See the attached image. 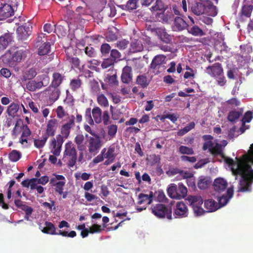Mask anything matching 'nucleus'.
Wrapping results in <instances>:
<instances>
[{
  "mask_svg": "<svg viewBox=\"0 0 253 253\" xmlns=\"http://www.w3.org/2000/svg\"><path fill=\"white\" fill-rule=\"evenodd\" d=\"M153 194L152 192L149 195L140 193L138 197L137 204L139 205H150L153 201Z\"/></svg>",
  "mask_w": 253,
  "mask_h": 253,
  "instance_id": "24",
  "label": "nucleus"
},
{
  "mask_svg": "<svg viewBox=\"0 0 253 253\" xmlns=\"http://www.w3.org/2000/svg\"><path fill=\"white\" fill-rule=\"evenodd\" d=\"M205 11L204 14L208 15L214 17L217 14V10L216 6L213 5L212 3L209 0H206Z\"/></svg>",
  "mask_w": 253,
  "mask_h": 253,
  "instance_id": "25",
  "label": "nucleus"
},
{
  "mask_svg": "<svg viewBox=\"0 0 253 253\" xmlns=\"http://www.w3.org/2000/svg\"><path fill=\"white\" fill-rule=\"evenodd\" d=\"M128 42L126 40H122L117 42L116 46L120 49H124L126 48Z\"/></svg>",
  "mask_w": 253,
  "mask_h": 253,
  "instance_id": "64",
  "label": "nucleus"
},
{
  "mask_svg": "<svg viewBox=\"0 0 253 253\" xmlns=\"http://www.w3.org/2000/svg\"><path fill=\"white\" fill-rule=\"evenodd\" d=\"M168 195L172 199H177L178 191L177 190V185L174 183H171L169 185L167 189Z\"/></svg>",
  "mask_w": 253,
  "mask_h": 253,
  "instance_id": "37",
  "label": "nucleus"
},
{
  "mask_svg": "<svg viewBox=\"0 0 253 253\" xmlns=\"http://www.w3.org/2000/svg\"><path fill=\"white\" fill-rule=\"evenodd\" d=\"M45 93L49 96V99L51 101L55 102L59 98L60 91L57 87L50 86L45 90Z\"/></svg>",
  "mask_w": 253,
  "mask_h": 253,
  "instance_id": "22",
  "label": "nucleus"
},
{
  "mask_svg": "<svg viewBox=\"0 0 253 253\" xmlns=\"http://www.w3.org/2000/svg\"><path fill=\"white\" fill-rule=\"evenodd\" d=\"M70 87L71 89L75 91L79 88L81 85V81L80 79H73L70 82Z\"/></svg>",
  "mask_w": 253,
  "mask_h": 253,
  "instance_id": "52",
  "label": "nucleus"
},
{
  "mask_svg": "<svg viewBox=\"0 0 253 253\" xmlns=\"http://www.w3.org/2000/svg\"><path fill=\"white\" fill-rule=\"evenodd\" d=\"M32 26L30 24L19 26L17 29L19 38L22 40L26 39L31 33Z\"/></svg>",
  "mask_w": 253,
  "mask_h": 253,
  "instance_id": "14",
  "label": "nucleus"
},
{
  "mask_svg": "<svg viewBox=\"0 0 253 253\" xmlns=\"http://www.w3.org/2000/svg\"><path fill=\"white\" fill-rule=\"evenodd\" d=\"M71 128L72 127L71 126L66 124L62 126L61 130V133L62 134L61 136H63V138H67L68 137Z\"/></svg>",
  "mask_w": 253,
  "mask_h": 253,
  "instance_id": "50",
  "label": "nucleus"
},
{
  "mask_svg": "<svg viewBox=\"0 0 253 253\" xmlns=\"http://www.w3.org/2000/svg\"><path fill=\"white\" fill-rule=\"evenodd\" d=\"M84 139V136L81 134H78L75 138V142L77 145L78 149L80 151L78 158V161L79 162L82 161L84 157L83 151L85 149V146L83 144Z\"/></svg>",
  "mask_w": 253,
  "mask_h": 253,
  "instance_id": "17",
  "label": "nucleus"
},
{
  "mask_svg": "<svg viewBox=\"0 0 253 253\" xmlns=\"http://www.w3.org/2000/svg\"><path fill=\"white\" fill-rule=\"evenodd\" d=\"M213 186L215 191L213 195H219L220 193L226 189L227 182L223 178H217L214 180Z\"/></svg>",
  "mask_w": 253,
  "mask_h": 253,
  "instance_id": "12",
  "label": "nucleus"
},
{
  "mask_svg": "<svg viewBox=\"0 0 253 253\" xmlns=\"http://www.w3.org/2000/svg\"><path fill=\"white\" fill-rule=\"evenodd\" d=\"M188 30V32L194 36L202 37L206 35L200 27L198 26L194 25L192 26H189Z\"/></svg>",
  "mask_w": 253,
  "mask_h": 253,
  "instance_id": "30",
  "label": "nucleus"
},
{
  "mask_svg": "<svg viewBox=\"0 0 253 253\" xmlns=\"http://www.w3.org/2000/svg\"><path fill=\"white\" fill-rule=\"evenodd\" d=\"M97 101L101 107L106 108L109 106V101L106 97L102 93H99L97 95Z\"/></svg>",
  "mask_w": 253,
  "mask_h": 253,
  "instance_id": "38",
  "label": "nucleus"
},
{
  "mask_svg": "<svg viewBox=\"0 0 253 253\" xmlns=\"http://www.w3.org/2000/svg\"><path fill=\"white\" fill-rule=\"evenodd\" d=\"M49 182L51 186L54 187L55 192L61 195L66 183L65 177L62 175L54 174L53 177L50 179Z\"/></svg>",
  "mask_w": 253,
  "mask_h": 253,
  "instance_id": "7",
  "label": "nucleus"
},
{
  "mask_svg": "<svg viewBox=\"0 0 253 253\" xmlns=\"http://www.w3.org/2000/svg\"><path fill=\"white\" fill-rule=\"evenodd\" d=\"M34 180H35V182L36 184H41L42 185H45L50 180L48 177L47 176H43L39 179L34 178Z\"/></svg>",
  "mask_w": 253,
  "mask_h": 253,
  "instance_id": "63",
  "label": "nucleus"
},
{
  "mask_svg": "<svg viewBox=\"0 0 253 253\" xmlns=\"http://www.w3.org/2000/svg\"><path fill=\"white\" fill-rule=\"evenodd\" d=\"M106 151H105L103 155L105 159L115 160L116 155L115 154V148L110 146L107 149Z\"/></svg>",
  "mask_w": 253,
  "mask_h": 253,
  "instance_id": "42",
  "label": "nucleus"
},
{
  "mask_svg": "<svg viewBox=\"0 0 253 253\" xmlns=\"http://www.w3.org/2000/svg\"><path fill=\"white\" fill-rule=\"evenodd\" d=\"M74 176L77 180L82 179L84 181H86L89 179L91 176V174L86 172L82 173L78 172L75 173Z\"/></svg>",
  "mask_w": 253,
  "mask_h": 253,
  "instance_id": "45",
  "label": "nucleus"
},
{
  "mask_svg": "<svg viewBox=\"0 0 253 253\" xmlns=\"http://www.w3.org/2000/svg\"><path fill=\"white\" fill-rule=\"evenodd\" d=\"M47 139V136H42V138L34 140V145L37 148H41L44 145Z\"/></svg>",
  "mask_w": 253,
  "mask_h": 253,
  "instance_id": "46",
  "label": "nucleus"
},
{
  "mask_svg": "<svg viewBox=\"0 0 253 253\" xmlns=\"http://www.w3.org/2000/svg\"><path fill=\"white\" fill-rule=\"evenodd\" d=\"M226 104L230 107L233 108L240 105V101L236 98H232L226 102Z\"/></svg>",
  "mask_w": 253,
  "mask_h": 253,
  "instance_id": "54",
  "label": "nucleus"
},
{
  "mask_svg": "<svg viewBox=\"0 0 253 253\" xmlns=\"http://www.w3.org/2000/svg\"><path fill=\"white\" fill-rule=\"evenodd\" d=\"M188 209L183 202H178L174 208L173 215L175 218H184L188 215Z\"/></svg>",
  "mask_w": 253,
  "mask_h": 253,
  "instance_id": "11",
  "label": "nucleus"
},
{
  "mask_svg": "<svg viewBox=\"0 0 253 253\" xmlns=\"http://www.w3.org/2000/svg\"><path fill=\"white\" fill-rule=\"evenodd\" d=\"M39 228L44 233L51 235L56 234L54 225L50 222L46 221L43 225L40 224L39 225Z\"/></svg>",
  "mask_w": 253,
  "mask_h": 253,
  "instance_id": "19",
  "label": "nucleus"
},
{
  "mask_svg": "<svg viewBox=\"0 0 253 253\" xmlns=\"http://www.w3.org/2000/svg\"><path fill=\"white\" fill-rule=\"evenodd\" d=\"M156 34L161 40L166 43L169 42L171 40V37L166 31L165 29L160 28L155 29Z\"/></svg>",
  "mask_w": 253,
  "mask_h": 253,
  "instance_id": "26",
  "label": "nucleus"
},
{
  "mask_svg": "<svg viewBox=\"0 0 253 253\" xmlns=\"http://www.w3.org/2000/svg\"><path fill=\"white\" fill-rule=\"evenodd\" d=\"M253 119V113L252 111H247L244 115L242 119V126L240 128L241 133H243L248 129L249 126L246 125V123H250Z\"/></svg>",
  "mask_w": 253,
  "mask_h": 253,
  "instance_id": "20",
  "label": "nucleus"
},
{
  "mask_svg": "<svg viewBox=\"0 0 253 253\" xmlns=\"http://www.w3.org/2000/svg\"><path fill=\"white\" fill-rule=\"evenodd\" d=\"M64 77L58 73H55L53 74V80L51 86L58 87L63 80Z\"/></svg>",
  "mask_w": 253,
  "mask_h": 253,
  "instance_id": "39",
  "label": "nucleus"
},
{
  "mask_svg": "<svg viewBox=\"0 0 253 253\" xmlns=\"http://www.w3.org/2000/svg\"><path fill=\"white\" fill-rule=\"evenodd\" d=\"M131 68L129 66H125L122 72L121 76L122 81L126 84L129 83L132 80Z\"/></svg>",
  "mask_w": 253,
  "mask_h": 253,
  "instance_id": "27",
  "label": "nucleus"
},
{
  "mask_svg": "<svg viewBox=\"0 0 253 253\" xmlns=\"http://www.w3.org/2000/svg\"><path fill=\"white\" fill-rule=\"evenodd\" d=\"M151 211L158 218L166 217L168 219L172 218L171 210L162 204H158L152 207Z\"/></svg>",
  "mask_w": 253,
  "mask_h": 253,
  "instance_id": "6",
  "label": "nucleus"
},
{
  "mask_svg": "<svg viewBox=\"0 0 253 253\" xmlns=\"http://www.w3.org/2000/svg\"><path fill=\"white\" fill-rule=\"evenodd\" d=\"M43 84L42 82H36L34 80H30L25 84L26 88L30 91H34L41 88Z\"/></svg>",
  "mask_w": 253,
  "mask_h": 253,
  "instance_id": "28",
  "label": "nucleus"
},
{
  "mask_svg": "<svg viewBox=\"0 0 253 253\" xmlns=\"http://www.w3.org/2000/svg\"><path fill=\"white\" fill-rule=\"evenodd\" d=\"M244 112L243 108L230 111L227 116L228 120L232 123H236Z\"/></svg>",
  "mask_w": 253,
  "mask_h": 253,
  "instance_id": "21",
  "label": "nucleus"
},
{
  "mask_svg": "<svg viewBox=\"0 0 253 253\" xmlns=\"http://www.w3.org/2000/svg\"><path fill=\"white\" fill-rule=\"evenodd\" d=\"M205 5L206 1H203L202 2L196 3L191 7V10L197 15H202L204 14V11H205Z\"/></svg>",
  "mask_w": 253,
  "mask_h": 253,
  "instance_id": "29",
  "label": "nucleus"
},
{
  "mask_svg": "<svg viewBox=\"0 0 253 253\" xmlns=\"http://www.w3.org/2000/svg\"><path fill=\"white\" fill-rule=\"evenodd\" d=\"M22 131V132L19 142L23 147H26L28 146L27 139L30 136L31 132L27 126H24Z\"/></svg>",
  "mask_w": 253,
  "mask_h": 253,
  "instance_id": "23",
  "label": "nucleus"
},
{
  "mask_svg": "<svg viewBox=\"0 0 253 253\" xmlns=\"http://www.w3.org/2000/svg\"><path fill=\"white\" fill-rule=\"evenodd\" d=\"M206 72L211 76L216 78L223 74V69L220 64L216 63L212 66L208 67Z\"/></svg>",
  "mask_w": 253,
  "mask_h": 253,
  "instance_id": "13",
  "label": "nucleus"
},
{
  "mask_svg": "<svg viewBox=\"0 0 253 253\" xmlns=\"http://www.w3.org/2000/svg\"><path fill=\"white\" fill-rule=\"evenodd\" d=\"M37 75L36 70L34 68H30L26 70L23 74L21 77L22 82L26 81L27 80H31L33 79Z\"/></svg>",
  "mask_w": 253,
  "mask_h": 253,
  "instance_id": "32",
  "label": "nucleus"
},
{
  "mask_svg": "<svg viewBox=\"0 0 253 253\" xmlns=\"http://www.w3.org/2000/svg\"><path fill=\"white\" fill-rule=\"evenodd\" d=\"M187 200L192 207L195 216H200L204 214L205 211L201 207L203 200L201 196H189L187 197Z\"/></svg>",
  "mask_w": 253,
  "mask_h": 253,
  "instance_id": "5",
  "label": "nucleus"
},
{
  "mask_svg": "<svg viewBox=\"0 0 253 253\" xmlns=\"http://www.w3.org/2000/svg\"><path fill=\"white\" fill-rule=\"evenodd\" d=\"M210 183V181L208 177L201 176L199 178L198 186L201 189L207 188Z\"/></svg>",
  "mask_w": 253,
  "mask_h": 253,
  "instance_id": "41",
  "label": "nucleus"
},
{
  "mask_svg": "<svg viewBox=\"0 0 253 253\" xmlns=\"http://www.w3.org/2000/svg\"><path fill=\"white\" fill-rule=\"evenodd\" d=\"M91 109L87 108L85 110V118L89 125H92L94 124V121L91 117Z\"/></svg>",
  "mask_w": 253,
  "mask_h": 253,
  "instance_id": "56",
  "label": "nucleus"
},
{
  "mask_svg": "<svg viewBox=\"0 0 253 253\" xmlns=\"http://www.w3.org/2000/svg\"><path fill=\"white\" fill-rule=\"evenodd\" d=\"M104 81L112 85H115L118 84L117 76L116 75H113L112 76L107 75L105 77Z\"/></svg>",
  "mask_w": 253,
  "mask_h": 253,
  "instance_id": "47",
  "label": "nucleus"
},
{
  "mask_svg": "<svg viewBox=\"0 0 253 253\" xmlns=\"http://www.w3.org/2000/svg\"><path fill=\"white\" fill-rule=\"evenodd\" d=\"M10 4H5L0 8V20L8 18L14 14V7H17L20 0H10Z\"/></svg>",
  "mask_w": 253,
  "mask_h": 253,
  "instance_id": "8",
  "label": "nucleus"
},
{
  "mask_svg": "<svg viewBox=\"0 0 253 253\" xmlns=\"http://www.w3.org/2000/svg\"><path fill=\"white\" fill-rule=\"evenodd\" d=\"M138 0H129L126 5V8L129 10L136 9Z\"/></svg>",
  "mask_w": 253,
  "mask_h": 253,
  "instance_id": "51",
  "label": "nucleus"
},
{
  "mask_svg": "<svg viewBox=\"0 0 253 253\" xmlns=\"http://www.w3.org/2000/svg\"><path fill=\"white\" fill-rule=\"evenodd\" d=\"M118 129V127L115 125H111L108 127V134L111 138H113L116 135Z\"/></svg>",
  "mask_w": 253,
  "mask_h": 253,
  "instance_id": "53",
  "label": "nucleus"
},
{
  "mask_svg": "<svg viewBox=\"0 0 253 253\" xmlns=\"http://www.w3.org/2000/svg\"><path fill=\"white\" fill-rule=\"evenodd\" d=\"M58 121L55 119L49 120L46 125V134L45 135L52 136L55 134L56 130L58 127Z\"/></svg>",
  "mask_w": 253,
  "mask_h": 253,
  "instance_id": "15",
  "label": "nucleus"
},
{
  "mask_svg": "<svg viewBox=\"0 0 253 253\" xmlns=\"http://www.w3.org/2000/svg\"><path fill=\"white\" fill-rule=\"evenodd\" d=\"M155 195L157 200L160 202H164L167 199L164 192L162 190H159L156 192Z\"/></svg>",
  "mask_w": 253,
  "mask_h": 253,
  "instance_id": "57",
  "label": "nucleus"
},
{
  "mask_svg": "<svg viewBox=\"0 0 253 253\" xmlns=\"http://www.w3.org/2000/svg\"><path fill=\"white\" fill-rule=\"evenodd\" d=\"M253 6L252 5H244L242 7V14L246 17H249L252 12Z\"/></svg>",
  "mask_w": 253,
  "mask_h": 253,
  "instance_id": "49",
  "label": "nucleus"
},
{
  "mask_svg": "<svg viewBox=\"0 0 253 253\" xmlns=\"http://www.w3.org/2000/svg\"><path fill=\"white\" fill-rule=\"evenodd\" d=\"M21 156V153L17 150H12L9 154V158L12 162H17Z\"/></svg>",
  "mask_w": 253,
  "mask_h": 253,
  "instance_id": "48",
  "label": "nucleus"
},
{
  "mask_svg": "<svg viewBox=\"0 0 253 253\" xmlns=\"http://www.w3.org/2000/svg\"><path fill=\"white\" fill-rule=\"evenodd\" d=\"M206 141L203 145V149H207L212 154H221L222 151V146L215 141H212L213 137L210 135H205L203 137Z\"/></svg>",
  "mask_w": 253,
  "mask_h": 253,
  "instance_id": "4",
  "label": "nucleus"
},
{
  "mask_svg": "<svg viewBox=\"0 0 253 253\" xmlns=\"http://www.w3.org/2000/svg\"><path fill=\"white\" fill-rule=\"evenodd\" d=\"M234 193L233 187H231L227 189L226 195H214L217 198L219 204H217L212 199H208L204 202V207L207 212H213L219 208L225 206L232 198Z\"/></svg>",
  "mask_w": 253,
  "mask_h": 253,
  "instance_id": "2",
  "label": "nucleus"
},
{
  "mask_svg": "<svg viewBox=\"0 0 253 253\" xmlns=\"http://www.w3.org/2000/svg\"><path fill=\"white\" fill-rule=\"evenodd\" d=\"M84 196L86 201L89 202H91L94 200H98L99 199L97 196L91 194L88 192H85Z\"/></svg>",
  "mask_w": 253,
  "mask_h": 253,
  "instance_id": "62",
  "label": "nucleus"
},
{
  "mask_svg": "<svg viewBox=\"0 0 253 253\" xmlns=\"http://www.w3.org/2000/svg\"><path fill=\"white\" fill-rule=\"evenodd\" d=\"M12 37L9 34H5L0 37V48H5L6 47L12 42Z\"/></svg>",
  "mask_w": 253,
  "mask_h": 253,
  "instance_id": "35",
  "label": "nucleus"
},
{
  "mask_svg": "<svg viewBox=\"0 0 253 253\" xmlns=\"http://www.w3.org/2000/svg\"><path fill=\"white\" fill-rule=\"evenodd\" d=\"M56 235H60L64 237H68L73 238L76 236V233L74 231H72L68 233L67 231H63L59 230L58 233H56Z\"/></svg>",
  "mask_w": 253,
  "mask_h": 253,
  "instance_id": "61",
  "label": "nucleus"
},
{
  "mask_svg": "<svg viewBox=\"0 0 253 253\" xmlns=\"http://www.w3.org/2000/svg\"><path fill=\"white\" fill-rule=\"evenodd\" d=\"M92 114L93 117V121L97 124H100L102 122V111L100 108L96 107L92 110Z\"/></svg>",
  "mask_w": 253,
  "mask_h": 253,
  "instance_id": "36",
  "label": "nucleus"
},
{
  "mask_svg": "<svg viewBox=\"0 0 253 253\" xmlns=\"http://www.w3.org/2000/svg\"><path fill=\"white\" fill-rule=\"evenodd\" d=\"M188 26L187 23L182 18L178 16L174 18L172 28L174 31H181Z\"/></svg>",
  "mask_w": 253,
  "mask_h": 253,
  "instance_id": "18",
  "label": "nucleus"
},
{
  "mask_svg": "<svg viewBox=\"0 0 253 253\" xmlns=\"http://www.w3.org/2000/svg\"><path fill=\"white\" fill-rule=\"evenodd\" d=\"M28 53L26 49H19L15 52L12 55L11 61L14 63H19L24 61Z\"/></svg>",
  "mask_w": 253,
  "mask_h": 253,
  "instance_id": "16",
  "label": "nucleus"
},
{
  "mask_svg": "<svg viewBox=\"0 0 253 253\" xmlns=\"http://www.w3.org/2000/svg\"><path fill=\"white\" fill-rule=\"evenodd\" d=\"M19 109V105L16 103H12L7 107L6 112L9 116L12 117H15Z\"/></svg>",
  "mask_w": 253,
  "mask_h": 253,
  "instance_id": "34",
  "label": "nucleus"
},
{
  "mask_svg": "<svg viewBox=\"0 0 253 253\" xmlns=\"http://www.w3.org/2000/svg\"><path fill=\"white\" fill-rule=\"evenodd\" d=\"M151 9L154 11H163L164 9V5L161 0H157L155 5L151 7Z\"/></svg>",
  "mask_w": 253,
  "mask_h": 253,
  "instance_id": "55",
  "label": "nucleus"
},
{
  "mask_svg": "<svg viewBox=\"0 0 253 253\" xmlns=\"http://www.w3.org/2000/svg\"><path fill=\"white\" fill-rule=\"evenodd\" d=\"M77 154L75 145L71 141L65 145L63 161L70 167H73L77 161Z\"/></svg>",
  "mask_w": 253,
  "mask_h": 253,
  "instance_id": "3",
  "label": "nucleus"
},
{
  "mask_svg": "<svg viewBox=\"0 0 253 253\" xmlns=\"http://www.w3.org/2000/svg\"><path fill=\"white\" fill-rule=\"evenodd\" d=\"M166 57L164 55H158L152 60L151 64V68L156 69L157 67L165 63Z\"/></svg>",
  "mask_w": 253,
  "mask_h": 253,
  "instance_id": "31",
  "label": "nucleus"
},
{
  "mask_svg": "<svg viewBox=\"0 0 253 253\" xmlns=\"http://www.w3.org/2000/svg\"><path fill=\"white\" fill-rule=\"evenodd\" d=\"M143 49L142 42L140 40H134L131 43L130 51L132 52L141 51Z\"/></svg>",
  "mask_w": 253,
  "mask_h": 253,
  "instance_id": "33",
  "label": "nucleus"
},
{
  "mask_svg": "<svg viewBox=\"0 0 253 253\" xmlns=\"http://www.w3.org/2000/svg\"><path fill=\"white\" fill-rule=\"evenodd\" d=\"M107 149L106 148H103L101 152V153L99 154L97 157H96L95 158H94L93 162L95 164H97L100 162H102L104 158L103 154L105 151H106Z\"/></svg>",
  "mask_w": 253,
  "mask_h": 253,
  "instance_id": "60",
  "label": "nucleus"
},
{
  "mask_svg": "<svg viewBox=\"0 0 253 253\" xmlns=\"http://www.w3.org/2000/svg\"><path fill=\"white\" fill-rule=\"evenodd\" d=\"M177 190L178 197L177 199L183 198L186 196L187 193V188L182 183L180 182L178 183V187L177 186Z\"/></svg>",
  "mask_w": 253,
  "mask_h": 253,
  "instance_id": "40",
  "label": "nucleus"
},
{
  "mask_svg": "<svg viewBox=\"0 0 253 253\" xmlns=\"http://www.w3.org/2000/svg\"><path fill=\"white\" fill-rule=\"evenodd\" d=\"M103 145L100 137L96 135L88 138V150L91 154H96Z\"/></svg>",
  "mask_w": 253,
  "mask_h": 253,
  "instance_id": "9",
  "label": "nucleus"
},
{
  "mask_svg": "<svg viewBox=\"0 0 253 253\" xmlns=\"http://www.w3.org/2000/svg\"><path fill=\"white\" fill-rule=\"evenodd\" d=\"M50 45L48 42L43 43L39 49V54L44 55L48 53L50 51Z\"/></svg>",
  "mask_w": 253,
  "mask_h": 253,
  "instance_id": "43",
  "label": "nucleus"
},
{
  "mask_svg": "<svg viewBox=\"0 0 253 253\" xmlns=\"http://www.w3.org/2000/svg\"><path fill=\"white\" fill-rule=\"evenodd\" d=\"M179 152L181 154L192 155L194 153L192 148L185 146H181L179 148Z\"/></svg>",
  "mask_w": 253,
  "mask_h": 253,
  "instance_id": "58",
  "label": "nucleus"
},
{
  "mask_svg": "<svg viewBox=\"0 0 253 253\" xmlns=\"http://www.w3.org/2000/svg\"><path fill=\"white\" fill-rule=\"evenodd\" d=\"M195 124L194 122L190 123L187 126L177 132V135L182 136L194 128Z\"/></svg>",
  "mask_w": 253,
  "mask_h": 253,
  "instance_id": "44",
  "label": "nucleus"
},
{
  "mask_svg": "<svg viewBox=\"0 0 253 253\" xmlns=\"http://www.w3.org/2000/svg\"><path fill=\"white\" fill-rule=\"evenodd\" d=\"M64 139L61 135H57L56 138H53L50 142V152L55 156H59Z\"/></svg>",
  "mask_w": 253,
  "mask_h": 253,
  "instance_id": "10",
  "label": "nucleus"
},
{
  "mask_svg": "<svg viewBox=\"0 0 253 253\" xmlns=\"http://www.w3.org/2000/svg\"><path fill=\"white\" fill-rule=\"evenodd\" d=\"M137 83L143 87L146 86L148 84V82L146 77L144 76H139L137 79Z\"/></svg>",
  "mask_w": 253,
  "mask_h": 253,
  "instance_id": "59",
  "label": "nucleus"
},
{
  "mask_svg": "<svg viewBox=\"0 0 253 253\" xmlns=\"http://www.w3.org/2000/svg\"><path fill=\"white\" fill-rule=\"evenodd\" d=\"M224 161L230 167L232 174L241 176L237 192H248L253 181V144H251L248 153L240 158L236 157V161L232 159L225 158Z\"/></svg>",
  "mask_w": 253,
  "mask_h": 253,
  "instance_id": "1",
  "label": "nucleus"
}]
</instances>
